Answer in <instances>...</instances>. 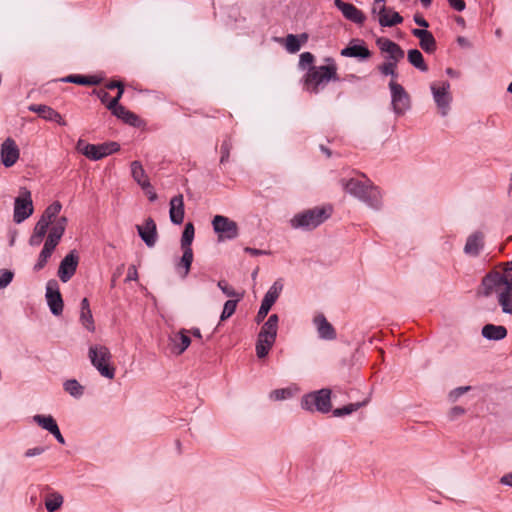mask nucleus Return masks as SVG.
Wrapping results in <instances>:
<instances>
[{
	"label": "nucleus",
	"instance_id": "8fccbe9b",
	"mask_svg": "<svg viewBox=\"0 0 512 512\" xmlns=\"http://www.w3.org/2000/svg\"><path fill=\"white\" fill-rule=\"evenodd\" d=\"M314 62V55L310 52H304L300 55V59H299V66L300 67H305L307 65H312V63Z\"/></svg>",
	"mask_w": 512,
	"mask_h": 512
},
{
	"label": "nucleus",
	"instance_id": "f8f14e48",
	"mask_svg": "<svg viewBox=\"0 0 512 512\" xmlns=\"http://www.w3.org/2000/svg\"><path fill=\"white\" fill-rule=\"evenodd\" d=\"M391 91L392 106L397 114H403L410 107V97L402 85L391 80L389 83Z\"/></svg>",
	"mask_w": 512,
	"mask_h": 512
},
{
	"label": "nucleus",
	"instance_id": "4be33fe9",
	"mask_svg": "<svg viewBox=\"0 0 512 512\" xmlns=\"http://www.w3.org/2000/svg\"><path fill=\"white\" fill-rule=\"evenodd\" d=\"M412 34L419 39V45L426 53H434L436 51V40L430 31L415 28L412 30Z\"/></svg>",
	"mask_w": 512,
	"mask_h": 512
},
{
	"label": "nucleus",
	"instance_id": "b1692460",
	"mask_svg": "<svg viewBox=\"0 0 512 512\" xmlns=\"http://www.w3.org/2000/svg\"><path fill=\"white\" fill-rule=\"evenodd\" d=\"M184 200L183 195L178 194L171 198L169 217L172 223L181 224L184 220Z\"/></svg>",
	"mask_w": 512,
	"mask_h": 512
},
{
	"label": "nucleus",
	"instance_id": "cd10ccee",
	"mask_svg": "<svg viewBox=\"0 0 512 512\" xmlns=\"http://www.w3.org/2000/svg\"><path fill=\"white\" fill-rule=\"evenodd\" d=\"M484 235L481 232H475L470 235L464 247V251L470 255H478L483 247Z\"/></svg>",
	"mask_w": 512,
	"mask_h": 512
},
{
	"label": "nucleus",
	"instance_id": "c756f323",
	"mask_svg": "<svg viewBox=\"0 0 512 512\" xmlns=\"http://www.w3.org/2000/svg\"><path fill=\"white\" fill-rule=\"evenodd\" d=\"M341 56L344 57H354L360 59H368L371 56V52L364 45H349L341 50Z\"/></svg>",
	"mask_w": 512,
	"mask_h": 512
},
{
	"label": "nucleus",
	"instance_id": "20e7f679",
	"mask_svg": "<svg viewBox=\"0 0 512 512\" xmlns=\"http://www.w3.org/2000/svg\"><path fill=\"white\" fill-rule=\"evenodd\" d=\"M331 214L330 206L314 207L296 214L290 223L294 229L312 230L329 219Z\"/></svg>",
	"mask_w": 512,
	"mask_h": 512
},
{
	"label": "nucleus",
	"instance_id": "9b49d317",
	"mask_svg": "<svg viewBox=\"0 0 512 512\" xmlns=\"http://www.w3.org/2000/svg\"><path fill=\"white\" fill-rule=\"evenodd\" d=\"M34 211L31 192L22 189L20 195L15 198L13 220L19 224L29 218Z\"/></svg>",
	"mask_w": 512,
	"mask_h": 512
},
{
	"label": "nucleus",
	"instance_id": "c9c22d12",
	"mask_svg": "<svg viewBox=\"0 0 512 512\" xmlns=\"http://www.w3.org/2000/svg\"><path fill=\"white\" fill-rule=\"evenodd\" d=\"M65 82L74 83L78 85H98L101 79L97 76H82V75H69L64 78Z\"/></svg>",
	"mask_w": 512,
	"mask_h": 512
},
{
	"label": "nucleus",
	"instance_id": "49530a36",
	"mask_svg": "<svg viewBox=\"0 0 512 512\" xmlns=\"http://www.w3.org/2000/svg\"><path fill=\"white\" fill-rule=\"evenodd\" d=\"M49 225L50 224L48 222L39 219L37 221V223L35 224V227L33 229V234L45 237Z\"/></svg>",
	"mask_w": 512,
	"mask_h": 512
},
{
	"label": "nucleus",
	"instance_id": "4c0bfd02",
	"mask_svg": "<svg viewBox=\"0 0 512 512\" xmlns=\"http://www.w3.org/2000/svg\"><path fill=\"white\" fill-rule=\"evenodd\" d=\"M195 229L194 225L191 222H188L185 225L184 231L181 237V248L182 249H192L191 244L194 239Z\"/></svg>",
	"mask_w": 512,
	"mask_h": 512
},
{
	"label": "nucleus",
	"instance_id": "6ab92c4d",
	"mask_svg": "<svg viewBox=\"0 0 512 512\" xmlns=\"http://www.w3.org/2000/svg\"><path fill=\"white\" fill-rule=\"evenodd\" d=\"M335 6L342 12L347 20L359 25L365 22L366 17L364 13L353 4L342 0H335Z\"/></svg>",
	"mask_w": 512,
	"mask_h": 512
},
{
	"label": "nucleus",
	"instance_id": "39448f33",
	"mask_svg": "<svg viewBox=\"0 0 512 512\" xmlns=\"http://www.w3.org/2000/svg\"><path fill=\"white\" fill-rule=\"evenodd\" d=\"M342 185L346 192L366 202L372 207H378L381 202L380 191L370 183H363L356 179L343 180Z\"/></svg>",
	"mask_w": 512,
	"mask_h": 512
},
{
	"label": "nucleus",
	"instance_id": "e433bc0d",
	"mask_svg": "<svg viewBox=\"0 0 512 512\" xmlns=\"http://www.w3.org/2000/svg\"><path fill=\"white\" fill-rule=\"evenodd\" d=\"M33 420L43 429L49 431L51 434L58 428L55 419L51 415H34Z\"/></svg>",
	"mask_w": 512,
	"mask_h": 512
},
{
	"label": "nucleus",
	"instance_id": "0e129e2a",
	"mask_svg": "<svg viewBox=\"0 0 512 512\" xmlns=\"http://www.w3.org/2000/svg\"><path fill=\"white\" fill-rule=\"evenodd\" d=\"M123 83L120 82V81H111L109 82L107 85H106V88L108 89H114V88H117V89H120V87H123Z\"/></svg>",
	"mask_w": 512,
	"mask_h": 512
},
{
	"label": "nucleus",
	"instance_id": "5fc2aeb1",
	"mask_svg": "<svg viewBox=\"0 0 512 512\" xmlns=\"http://www.w3.org/2000/svg\"><path fill=\"white\" fill-rule=\"evenodd\" d=\"M123 92H124V86L123 87H120V89H118V92H117V95L111 99L109 101V103L107 104V106H112L114 107L115 105H120L119 104V100L121 99L122 95H123Z\"/></svg>",
	"mask_w": 512,
	"mask_h": 512
},
{
	"label": "nucleus",
	"instance_id": "09e8293b",
	"mask_svg": "<svg viewBox=\"0 0 512 512\" xmlns=\"http://www.w3.org/2000/svg\"><path fill=\"white\" fill-rule=\"evenodd\" d=\"M218 287L222 290V292L228 297H241L233 287L229 286L225 280H220L218 282Z\"/></svg>",
	"mask_w": 512,
	"mask_h": 512
},
{
	"label": "nucleus",
	"instance_id": "dca6fc26",
	"mask_svg": "<svg viewBox=\"0 0 512 512\" xmlns=\"http://www.w3.org/2000/svg\"><path fill=\"white\" fill-rule=\"evenodd\" d=\"M20 157V150L15 140L8 137L1 144L0 158L5 167H12Z\"/></svg>",
	"mask_w": 512,
	"mask_h": 512
},
{
	"label": "nucleus",
	"instance_id": "5701e85b",
	"mask_svg": "<svg viewBox=\"0 0 512 512\" xmlns=\"http://www.w3.org/2000/svg\"><path fill=\"white\" fill-rule=\"evenodd\" d=\"M171 351L175 355H181L191 344L188 330L181 329L174 336L170 337Z\"/></svg>",
	"mask_w": 512,
	"mask_h": 512
},
{
	"label": "nucleus",
	"instance_id": "a878e982",
	"mask_svg": "<svg viewBox=\"0 0 512 512\" xmlns=\"http://www.w3.org/2000/svg\"><path fill=\"white\" fill-rule=\"evenodd\" d=\"M319 336L322 339L333 340L336 338V332L333 326L327 321L324 315L320 314L314 318Z\"/></svg>",
	"mask_w": 512,
	"mask_h": 512
},
{
	"label": "nucleus",
	"instance_id": "4468645a",
	"mask_svg": "<svg viewBox=\"0 0 512 512\" xmlns=\"http://www.w3.org/2000/svg\"><path fill=\"white\" fill-rule=\"evenodd\" d=\"M450 84L442 82L440 84H432L431 91L433 98L442 116H446L451 103V95L449 93Z\"/></svg>",
	"mask_w": 512,
	"mask_h": 512
},
{
	"label": "nucleus",
	"instance_id": "473e14b6",
	"mask_svg": "<svg viewBox=\"0 0 512 512\" xmlns=\"http://www.w3.org/2000/svg\"><path fill=\"white\" fill-rule=\"evenodd\" d=\"M183 255L177 264V269L179 270L180 275L184 278L186 277L191 268V264L193 262V251L192 249H182Z\"/></svg>",
	"mask_w": 512,
	"mask_h": 512
},
{
	"label": "nucleus",
	"instance_id": "3c124183",
	"mask_svg": "<svg viewBox=\"0 0 512 512\" xmlns=\"http://www.w3.org/2000/svg\"><path fill=\"white\" fill-rule=\"evenodd\" d=\"M470 389L469 386L466 387H458L450 392L449 397L452 401H455L458 399L461 395H463L465 392H467Z\"/></svg>",
	"mask_w": 512,
	"mask_h": 512
},
{
	"label": "nucleus",
	"instance_id": "052dcab7",
	"mask_svg": "<svg viewBox=\"0 0 512 512\" xmlns=\"http://www.w3.org/2000/svg\"><path fill=\"white\" fill-rule=\"evenodd\" d=\"M500 482L504 485L512 487V473L506 474L503 477H501Z\"/></svg>",
	"mask_w": 512,
	"mask_h": 512
},
{
	"label": "nucleus",
	"instance_id": "6e6552de",
	"mask_svg": "<svg viewBox=\"0 0 512 512\" xmlns=\"http://www.w3.org/2000/svg\"><path fill=\"white\" fill-rule=\"evenodd\" d=\"M120 145L117 142H107L102 144H90L83 139H79L76 144V150L90 160L97 161L114 152L119 151Z\"/></svg>",
	"mask_w": 512,
	"mask_h": 512
},
{
	"label": "nucleus",
	"instance_id": "393cba45",
	"mask_svg": "<svg viewBox=\"0 0 512 512\" xmlns=\"http://www.w3.org/2000/svg\"><path fill=\"white\" fill-rule=\"evenodd\" d=\"M29 110L38 113L40 117L47 121H54L61 126H66L67 122L63 117L53 108L46 105H31Z\"/></svg>",
	"mask_w": 512,
	"mask_h": 512
},
{
	"label": "nucleus",
	"instance_id": "774afa93",
	"mask_svg": "<svg viewBox=\"0 0 512 512\" xmlns=\"http://www.w3.org/2000/svg\"><path fill=\"white\" fill-rule=\"evenodd\" d=\"M191 333L195 338L201 340L202 339V334H201V331L200 329L198 328H193L191 330H188V334Z\"/></svg>",
	"mask_w": 512,
	"mask_h": 512
},
{
	"label": "nucleus",
	"instance_id": "4d7b16f0",
	"mask_svg": "<svg viewBox=\"0 0 512 512\" xmlns=\"http://www.w3.org/2000/svg\"><path fill=\"white\" fill-rule=\"evenodd\" d=\"M43 238L44 237L32 233V235L29 238V244L31 246H39L42 243Z\"/></svg>",
	"mask_w": 512,
	"mask_h": 512
},
{
	"label": "nucleus",
	"instance_id": "2f4dec72",
	"mask_svg": "<svg viewBox=\"0 0 512 512\" xmlns=\"http://www.w3.org/2000/svg\"><path fill=\"white\" fill-rule=\"evenodd\" d=\"M61 209H62L61 203L58 201H55L44 210L40 219L48 222L49 224H52V227H53L54 224L56 223V221L59 219V218H57V216L59 215Z\"/></svg>",
	"mask_w": 512,
	"mask_h": 512
},
{
	"label": "nucleus",
	"instance_id": "2eb2a0df",
	"mask_svg": "<svg viewBox=\"0 0 512 512\" xmlns=\"http://www.w3.org/2000/svg\"><path fill=\"white\" fill-rule=\"evenodd\" d=\"M79 263V256L75 250L68 253L60 262L58 277L64 283L68 282L75 274Z\"/></svg>",
	"mask_w": 512,
	"mask_h": 512
},
{
	"label": "nucleus",
	"instance_id": "f3484780",
	"mask_svg": "<svg viewBox=\"0 0 512 512\" xmlns=\"http://www.w3.org/2000/svg\"><path fill=\"white\" fill-rule=\"evenodd\" d=\"M46 300L51 312L58 316L63 311V300L55 280H50L46 286Z\"/></svg>",
	"mask_w": 512,
	"mask_h": 512
},
{
	"label": "nucleus",
	"instance_id": "338daca9",
	"mask_svg": "<svg viewBox=\"0 0 512 512\" xmlns=\"http://www.w3.org/2000/svg\"><path fill=\"white\" fill-rule=\"evenodd\" d=\"M52 435L57 439L59 443L65 444V440L59 430V427L52 433Z\"/></svg>",
	"mask_w": 512,
	"mask_h": 512
},
{
	"label": "nucleus",
	"instance_id": "e2e57ef3",
	"mask_svg": "<svg viewBox=\"0 0 512 512\" xmlns=\"http://www.w3.org/2000/svg\"><path fill=\"white\" fill-rule=\"evenodd\" d=\"M451 416L456 417L462 415L464 413V409L462 407L456 406L451 409Z\"/></svg>",
	"mask_w": 512,
	"mask_h": 512
},
{
	"label": "nucleus",
	"instance_id": "f03ea898",
	"mask_svg": "<svg viewBox=\"0 0 512 512\" xmlns=\"http://www.w3.org/2000/svg\"><path fill=\"white\" fill-rule=\"evenodd\" d=\"M328 64L320 66H311L304 76V86L307 90L318 93L321 88L330 81H338L337 65L333 59H326Z\"/></svg>",
	"mask_w": 512,
	"mask_h": 512
},
{
	"label": "nucleus",
	"instance_id": "bb28decb",
	"mask_svg": "<svg viewBox=\"0 0 512 512\" xmlns=\"http://www.w3.org/2000/svg\"><path fill=\"white\" fill-rule=\"evenodd\" d=\"M283 41L284 46L289 53H296L300 50L301 46L308 41V34H288Z\"/></svg>",
	"mask_w": 512,
	"mask_h": 512
},
{
	"label": "nucleus",
	"instance_id": "69168bd1",
	"mask_svg": "<svg viewBox=\"0 0 512 512\" xmlns=\"http://www.w3.org/2000/svg\"><path fill=\"white\" fill-rule=\"evenodd\" d=\"M512 261L503 264V272L501 274H512Z\"/></svg>",
	"mask_w": 512,
	"mask_h": 512
},
{
	"label": "nucleus",
	"instance_id": "58836bf2",
	"mask_svg": "<svg viewBox=\"0 0 512 512\" xmlns=\"http://www.w3.org/2000/svg\"><path fill=\"white\" fill-rule=\"evenodd\" d=\"M63 504V497L58 493H53L48 496L45 501V507L49 512H54Z\"/></svg>",
	"mask_w": 512,
	"mask_h": 512
},
{
	"label": "nucleus",
	"instance_id": "0eeeda50",
	"mask_svg": "<svg viewBox=\"0 0 512 512\" xmlns=\"http://www.w3.org/2000/svg\"><path fill=\"white\" fill-rule=\"evenodd\" d=\"M88 357L92 365L98 372L108 379H113L115 376V368L110 365L111 352L104 345H92L88 351Z\"/></svg>",
	"mask_w": 512,
	"mask_h": 512
},
{
	"label": "nucleus",
	"instance_id": "864d4df0",
	"mask_svg": "<svg viewBox=\"0 0 512 512\" xmlns=\"http://www.w3.org/2000/svg\"><path fill=\"white\" fill-rule=\"evenodd\" d=\"M138 279V272H137V269L134 265L130 266L128 268V273H127V277H126V281H132V280H137Z\"/></svg>",
	"mask_w": 512,
	"mask_h": 512
},
{
	"label": "nucleus",
	"instance_id": "37998d69",
	"mask_svg": "<svg viewBox=\"0 0 512 512\" xmlns=\"http://www.w3.org/2000/svg\"><path fill=\"white\" fill-rule=\"evenodd\" d=\"M80 322L88 331H95V324L91 310L80 311Z\"/></svg>",
	"mask_w": 512,
	"mask_h": 512
},
{
	"label": "nucleus",
	"instance_id": "ddd939ff",
	"mask_svg": "<svg viewBox=\"0 0 512 512\" xmlns=\"http://www.w3.org/2000/svg\"><path fill=\"white\" fill-rule=\"evenodd\" d=\"M391 18H387L385 0H374L372 14L378 15V22L382 27H392L403 22V17L395 11H389Z\"/></svg>",
	"mask_w": 512,
	"mask_h": 512
},
{
	"label": "nucleus",
	"instance_id": "f704fd0d",
	"mask_svg": "<svg viewBox=\"0 0 512 512\" xmlns=\"http://www.w3.org/2000/svg\"><path fill=\"white\" fill-rule=\"evenodd\" d=\"M409 63L414 66L416 69L426 72L428 70V66L426 65L422 53L417 49H411L407 54Z\"/></svg>",
	"mask_w": 512,
	"mask_h": 512
},
{
	"label": "nucleus",
	"instance_id": "a19ab883",
	"mask_svg": "<svg viewBox=\"0 0 512 512\" xmlns=\"http://www.w3.org/2000/svg\"><path fill=\"white\" fill-rule=\"evenodd\" d=\"M64 389L73 397H80L83 394V386L75 379L67 380L64 383Z\"/></svg>",
	"mask_w": 512,
	"mask_h": 512
},
{
	"label": "nucleus",
	"instance_id": "7ed1b4c3",
	"mask_svg": "<svg viewBox=\"0 0 512 512\" xmlns=\"http://www.w3.org/2000/svg\"><path fill=\"white\" fill-rule=\"evenodd\" d=\"M68 219L65 216L59 217L53 227H51L48 236L44 242V246L38 256L36 263L34 264V271L42 270L48 263L49 258L52 256L55 248L59 244L66 226Z\"/></svg>",
	"mask_w": 512,
	"mask_h": 512
},
{
	"label": "nucleus",
	"instance_id": "c85d7f7f",
	"mask_svg": "<svg viewBox=\"0 0 512 512\" xmlns=\"http://www.w3.org/2000/svg\"><path fill=\"white\" fill-rule=\"evenodd\" d=\"M131 174L133 179L142 187V189L151 188L150 181L139 161H133L131 163Z\"/></svg>",
	"mask_w": 512,
	"mask_h": 512
},
{
	"label": "nucleus",
	"instance_id": "ea45409f",
	"mask_svg": "<svg viewBox=\"0 0 512 512\" xmlns=\"http://www.w3.org/2000/svg\"><path fill=\"white\" fill-rule=\"evenodd\" d=\"M366 403H367V401L348 404V405H346V406H344L342 408L335 409L333 411V415L335 417H341V416H344V415L351 414L352 412L357 411L359 408H361L364 405H366Z\"/></svg>",
	"mask_w": 512,
	"mask_h": 512
},
{
	"label": "nucleus",
	"instance_id": "aec40b11",
	"mask_svg": "<svg viewBox=\"0 0 512 512\" xmlns=\"http://www.w3.org/2000/svg\"><path fill=\"white\" fill-rule=\"evenodd\" d=\"M377 44L379 49L382 52L388 54L387 60L398 63L401 59L404 58L403 49L395 42L388 38H379L377 40Z\"/></svg>",
	"mask_w": 512,
	"mask_h": 512
},
{
	"label": "nucleus",
	"instance_id": "1a4fd4ad",
	"mask_svg": "<svg viewBox=\"0 0 512 512\" xmlns=\"http://www.w3.org/2000/svg\"><path fill=\"white\" fill-rule=\"evenodd\" d=\"M301 405L309 411L316 409L319 412L327 413L331 410V390L321 389L309 393L303 397Z\"/></svg>",
	"mask_w": 512,
	"mask_h": 512
},
{
	"label": "nucleus",
	"instance_id": "a211bd4d",
	"mask_svg": "<svg viewBox=\"0 0 512 512\" xmlns=\"http://www.w3.org/2000/svg\"><path fill=\"white\" fill-rule=\"evenodd\" d=\"M282 289L281 285H278V283H274L270 289L265 294L260 309L256 315V322L260 323L264 320V318L267 316L269 310L273 306V304L276 302V300L279 297L280 291Z\"/></svg>",
	"mask_w": 512,
	"mask_h": 512
},
{
	"label": "nucleus",
	"instance_id": "72a5a7b5",
	"mask_svg": "<svg viewBox=\"0 0 512 512\" xmlns=\"http://www.w3.org/2000/svg\"><path fill=\"white\" fill-rule=\"evenodd\" d=\"M107 108L112 112L113 115H115L119 119H122L124 122L128 124L133 125L137 120V116L132 112L126 110V108L122 105H115L114 107L107 106Z\"/></svg>",
	"mask_w": 512,
	"mask_h": 512
},
{
	"label": "nucleus",
	"instance_id": "79ce46f5",
	"mask_svg": "<svg viewBox=\"0 0 512 512\" xmlns=\"http://www.w3.org/2000/svg\"><path fill=\"white\" fill-rule=\"evenodd\" d=\"M240 298L241 297H237L235 300H228L225 302L223 311L220 316L221 321H225L235 313L237 302L240 300Z\"/></svg>",
	"mask_w": 512,
	"mask_h": 512
},
{
	"label": "nucleus",
	"instance_id": "9d476101",
	"mask_svg": "<svg viewBox=\"0 0 512 512\" xmlns=\"http://www.w3.org/2000/svg\"><path fill=\"white\" fill-rule=\"evenodd\" d=\"M212 226L219 241L232 240L239 235L238 224L226 216H214Z\"/></svg>",
	"mask_w": 512,
	"mask_h": 512
},
{
	"label": "nucleus",
	"instance_id": "423d86ee",
	"mask_svg": "<svg viewBox=\"0 0 512 512\" xmlns=\"http://www.w3.org/2000/svg\"><path fill=\"white\" fill-rule=\"evenodd\" d=\"M278 329V316L272 314L262 326L257 342L256 355L258 358H265L275 343Z\"/></svg>",
	"mask_w": 512,
	"mask_h": 512
},
{
	"label": "nucleus",
	"instance_id": "603ef678",
	"mask_svg": "<svg viewBox=\"0 0 512 512\" xmlns=\"http://www.w3.org/2000/svg\"><path fill=\"white\" fill-rule=\"evenodd\" d=\"M448 2L449 5L456 11H463L466 7V4L463 0H448Z\"/></svg>",
	"mask_w": 512,
	"mask_h": 512
},
{
	"label": "nucleus",
	"instance_id": "a18cd8bd",
	"mask_svg": "<svg viewBox=\"0 0 512 512\" xmlns=\"http://www.w3.org/2000/svg\"><path fill=\"white\" fill-rule=\"evenodd\" d=\"M13 276L14 274L10 270H0V289H3L10 284Z\"/></svg>",
	"mask_w": 512,
	"mask_h": 512
},
{
	"label": "nucleus",
	"instance_id": "de8ad7c7",
	"mask_svg": "<svg viewBox=\"0 0 512 512\" xmlns=\"http://www.w3.org/2000/svg\"><path fill=\"white\" fill-rule=\"evenodd\" d=\"M292 396V391L289 388L276 389L272 391L271 398L274 400H284Z\"/></svg>",
	"mask_w": 512,
	"mask_h": 512
},
{
	"label": "nucleus",
	"instance_id": "f257e3e1",
	"mask_svg": "<svg viewBox=\"0 0 512 512\" xmlns=\"http://www.w3.org/2000/svg\"><path fill=\"white\" fill-rule=\"evenodd\" d=\"M482 287L485 296L497 295L503 313L512 315V274L492 271L482 279Z\"/></svg>",
	"mask_w": 512,
	"mask_h": 512
},
{
	"label": "nucleus",
	"instance_id": "7c9ffc66",
	"mask_svg": "<svg viewBox=\"0 0 512 512\" xmlns=\"http://www.w3.org/2000/svg\"><path fill=\"white\" fill-rule=\"evenodd\" d=\"M482 335L488 340H501L506 337L507 329L501 325L487 324L482 328Z\"/></svg>",
	"mask_w": 512,
	"mask_h": 512
},
{
	"label": "nucleus",
	"instance_id": "13d9d810",
	"mask_svg": "<svg viewBox=\"0 0 512 512\" xmlns=\"http://www.w3.org/2000/svg\"><path fill=\"white\" fill-rule=\"evenodd\" d=\"M414 21L417 25H419L421 27L427 28L429 26V23L420 14L414 15Z\"/></svg>",
	"mask_w": 512,
	"mask_h": 512
},
{
	"label": "nucleus",
	"instance_id": "412c9836",
	"mask_svg": "<svg viewBox=\"0 0 512 512\" xmlns=\"http://www.w3.org/2000/svg\"><path fill=\"white\" fill-rule=\"evenodd\" d=\"M138 233L141 239L148 247H153L157 239L156 224L152 218L145 220L143 225H137Z\"/></svg>",
	"mask_w": 512,
	"mask_h": 512
},
{
	"label": "nucleus",
	"instance_id": "680f3d73",
	"mask_svg": "<svg viewBox=\"0 0 512 512\" xmlns=\"http://www.w3.org/2000/svg\"><path fill=\"white\" fill-rule=\"evenodd\" d=\"M146 191V194L148 196V199L150 201H155L157 199V194L155 193V191L151 188H146L144 189Z\"/></svg>",
	"mask_w": 512,
	"mask_h": 512
},
{
	"label": "nucleus",
	"instance_id": "c03bdc74",
	"mask_svg": "<svg viewBox=\"0 0 512 512\" xmlns=\"http://www.w3.org/2000/svg\"><path fill=\"white\" fill-rule=\"evenodd\" d=\"M396 68L397 63L388 60L378 66V70L381 72V74L385 76L391 75L394 78L397 77Z\"/></svg>",
	"mask_w": 512,
	"mask_h": 512
},
{
	"label": "nucleus",
	"instance_id": "6e6d98bb",
	"mask_svg": "<svg viewBox=\"0 0 512 512\" xmlns=\"http://www.w3.org/2000/svg\"><path fill=\"white\" fill-rule=\"evenodd\" d=\"M44 452V448L42 447H35V448H31V449H28L25 453V455L27 457H33V456H36V455H40Z\"/></svg>",
	"mask_w": 512,
	"mask_h": 512
},
{
	"label": "nucleus",
	"instance_id": "bf43d9fd",
	"mask_svg": "<svg viewBox=\"0 0 512 512\" xmlns=\"http://www.w3.org/2000/svg\"><path fill=\"white\" fill-rule=\"evenodd\" d=\"M222 156H221V163H223L224 161H226L229 157V145L224 143L222 145Z\"/></svg>",
	"mask_w": 512,
	"mask_h": 512
}]
</instances>
